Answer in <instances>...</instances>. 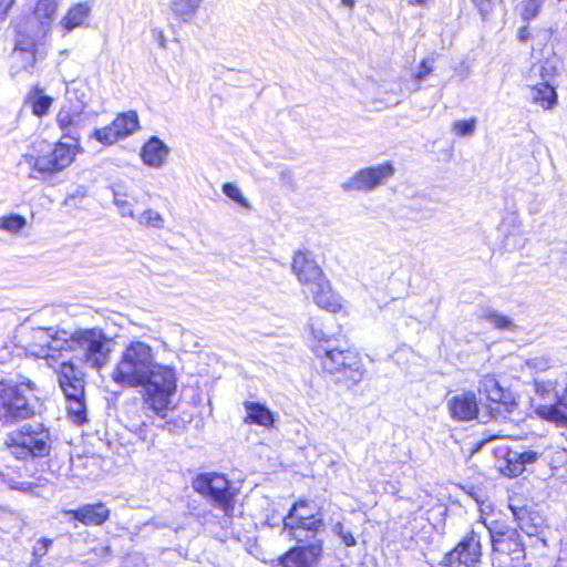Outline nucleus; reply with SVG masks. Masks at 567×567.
Instances as JSON below:
<instances>
[{"label": "nucleus", "mask_w": 567, "mask_h": 567, "mask_svg": "<svg viewBox=\"0 0 567 567\" xmlns=\"http://www.w3.org/2000/svg\"><path fill=\"white\" fill-rule=\"evenodd\" d=\"M39 344L33 346L32 354L42 358L56 370L62 361H71L70 353L86 367L100 371L110 361L112 339L99 328L81 329L74 333L54 328L40 329Z\"/></svg>", "instance_id": "1"}, {"label": "nucleus", "mask_w": 567, "mask_h": 567, "mask_svg": "<svg viewBox=\"0 0 567 567\" xmlns=\"http://www.w3.org/2000/svg\"><path fill=\"white\" fill-rule=\"evenodd\" d=\"M81 152L80 144L63 141L49 143L41 140L32 143L29 151L22 155L21 163L30 168L29 178L52 183L71 166Z\"/></svg>", "instance_id": "2"}, {"label": "nucleus", "mask_w": 567, "mask_h": 567, "mask_svg": "<svg viewBox=\"0 0 567 567\" xmlns=\"http://www.w3.org/2000/svg\"><path fill=\"white\" fill-rule=\"evenodd\" d=\"M156 361L155 349L141 340L124 344L111 372V379L123 389H137Z\"/></svg>", "instance_id": "3"}, {"label": "nucleus", "mask_w": 567, "mask_h": 567, "mask_svg": "<svg viewBox=\"0 0 567 567\" xmlns=\"http://www.w3.org/2000/svg\"><path fill=\"white\" fill-rule=\"evenodd\" d=\"M177 370L171 364L161 363L157 360L148 369L140 388L143 389L144 403L156 415L165 417L172 409L173 398L177 391Z\"/></svg>", "instance_id": "4"}, {"label": "nucleus", "mask_w": 567, "mask_h": 567, "mask_svg": "<svg viewBox=\"0 0 567 567\" xmlns=\"http://www.w3.org/2000/svg\"><path fill=\"white\" fill-rule=\"evenodd\" d=\"M481 518L491 537L494 564L516 567L525 556L524 544L517 528L503 520Z\"/></svg>", "instance_id": "5"}, {"label": "nucleus", "mask_w": 567, "mask_h": 567, "mask_svg": "<svg viewBox=\"0 0 567 567\" xmlns=\"http://www.w3.org/2000/svg\"><path fill=\"white\" fill-rule=\"evenodd\" d=\"M35 385L32 381L0 382V425H9L34 414L32 399Z\"/></svg>", "instance_id": "6"}, {"label": "nucleus", "mask_w": 567, "mask_h": 567, "mask_svg": "<svg viewBox=\"0 0 567 567\" xmlns=\"http://www.w3.org/2000/svg\"><path fill=\"white\" fill-rule=\"evenodd\" d=\"M49 439L41 424H24L7 435L4 445L17 460L28 461L49 454Z\"/></svg>", "instance_id": "7"}, {"label": "nucleus", "mask_w": 567, "mask_h": 567, "mask_svg": "<svg viewBox=\"0 0 567 567\" xmlns=\"http://www.w3.org/2000/svg\"><path fill=\"white\" fill-rule=\"evenodd\" d=\"M316 353L321 360L322 369L330 374L338 375V380H349L352 383L362 380L364 369L357 351L319 346Z\"/></svg>", "instance_id": "8"}, {"label": "nucleus", "mask_w": 567, "mask_h": 567, "mask_svg": "<svg viewBox=\"0 0 567 567\" xmlns=\"http://www.w3.org/2000/svg\"><path fill=\"white\" fill-rule=\"evenodd\" d=\"M59 385L65 396L70 419L82 424L86 421V404L84 399V380L72 361H62L54 370Z\"/></svg>", "instance_id": "9"}, {"label": "nucleus", "mask_w": 567, "mask_h": 567, "mask_svg": "<svg viewBox=\"0 0 567 567\" xmlns=\"http://www.w3.org/2000/svg\"><path fill=\"white\" fill-rule=\"evenodd\" d=\"M193 488L206 497L213 506L231 516L235 507L236 492L224 474L202 473L193 481Z\"/></svg>", "instance_id": "10"}, {"label": "nucleus", "mask_w": 567, "mask_h": 567, "mask_svg": "<svg viewBox=\"0 0 567 567\" xmlns=\"http://www.w3.org/2000/svg\"><path fill=\"white\" fill-rule=\"evenodd\" d=\"M395 173L393 164L389 161L375 166H368L355 172L341 184L343 190L372 192L384 185Z\"/></svg>", "instance_id": "11"}, {"label": "nucleus", "mask_w": 567, "mask_h": 567, "mask_svg": "<svg viewBox=\"0 0 567 567\" xmlns=\"http://www.w3.org/2000/svg\"><path fill=\"white\" fill-rule=\"evenodd\" d=\"M480 395H484L488 404V413L492 419L506 417V413L512 411L514 402L511 393L506 392L494 375H484L478 385Z\"/></svg>", "instance_id": "12"}, {"label": "nucleus", "mask_w": 567, "mask_h": 567, "mask_svg": "<svg viewBox=\"0 0 567 567\" xmlns=\"http://www.w3.org/2000/svg\"><path fill=\"white\" fill-rule=\"evenodd\" d=\"M48 35L33 20H27L17 27L13 48L44 58L50 48Z\"/></svg>", "instance_id": "13"}, {"label": "nucleus", "mask_w": 567, "mask_h": 567, "mask_svg": "<svg viewBox=\"0 0 567 567\" xmlns=\"http://www.w3.org/2000/svg\"><path fill=\"white\" fill-rule=\"evenodd\" d=\"M482 556L480 533L473 528L446 556L450 567H476Z\"/></svg>", "instance_id": "14"}, {"label": "nucleus", "mask_w": 567, "mask_h": 567, "mask_svg": "<svg viewBox=\"0 0 567 567\" xmlns=\"http://www.w3.org/2000/svg\"><path fill=\"white\" fill-rule=\"evenodd\" d=\"M92 113L73 109L72 104H63L56 113L55 123L62 132V137L80 144L83 130L87 126Z\"/></svg>", "instance_id": "15"}, {"label": "nucleus", "mask_w": 567, "mask_h": 567, "mask_svg": "<svg viewBox=\"0 0 567 567\" xmlns=\"http://www.w3.org/2000/svg\"><path fill=\"white\" fill-rule=\"evenodd\" d=\"M279 557L282 567H318L323 554V540L298 543Z\"/></svg>", "instance_id": "16"}, {"label": "nucleus", "mask_w": 567, "mask_h": 567, "mask_svg": "<svg viewBox=\"0 0 567 567\" xmlns=\"http://www.w3.org/2000/svg\"><path fill=\"white\" fill-rule=\"evenodd\" d=\"M284 530L297 543L322 540L318 537L323 530V518L309 517L307 519L281 518Z\"/></svg>", "instance_id": "17"}, {"label": "nucleus", "mask_w": 567, "mask_h": 567, "mask_svg": "<svg viewBox=\"0 0 567 567\" xmlns=\"http://www.w3.org/2000/svg\"><path fill=\"white\" fill-rule=\"evenodd\" d=\"M291 269L303 286V290L326 277L312 255L308 251L299 250L295 252Z\"/></svg>", "instance_id": "18"}, {"label": "nucleus", "mask_w": 567, "mask_h": 567, "mask_svg": "<svg viewBox=\"0 0 567 567\" xmlns=\"http://www.w3.org/2000/svg\"><path fill=\"white\" fill-rule=\"evenodd\" d=\"M303 292L321 309L329 312H338L342 309V299L333 291L327 277L316 281L308 289H305Z\"/></svg>", "instance_id": "19"}, {"label": "nucleus", "mask_w": 567, "mask_h": 567, "mask_svg": "<svg viewBox=\"0 0 567 567\" xmlns=\"http://www.w3.org/2000/svg\"><path fill=\"white\" fill-rule=\"evenodd\" d=\"M536 395L548 404L536 405V413L549 421H559L564 417L560 410L554 404L557 400L555 393L556 382L551 380L535 379L534 381Z\"/></svg>", "instance_id": "20"}, {"label": "nucleus", "mask_w": 567, "mask_h": 567, "mask_svg": "<svg viewBox=\"0 0 567 567\" xmlns=\"http://www.w3.org/2000/svg\"><path fill=\"white\" fill-rule=\"evenodd\" d=\"M451 417L456 421H472L478 416V404L473 392L453 395L447 400Z\"/></svg>", "instance_id": "21"}, {"label": "nucleus", "mask_w": 567, "mask_h": 567, "mask_svg": "<svg viewBox=\"0 0 567 567\" xmlns=\"http://www.w3.org/2000/svg\"><path fill=\"white\" fill-rule=\"evenodd\" d=\"M63 514L79 520L83 525L100 526L110 518L111 511L104 503L99 502L85 504L76 509L63 511Z\"/></svg>", "instance_id": "22"}, {"label": "nucleus", "mask_w": 567, "mask_h": 567, "mask_svg": "<svg viewBox=\"0 0 567 567\" xmlns=\"http://www.w3.org/2000/svg\"><path fill=\"white\" fill-rule=\"evenodd\" d=\"M542 453L533 450H508L505 456L506 466L504 473L508 476L516 477L520 475L528 465L537 462Z\"/></svg>", "instance_id": "23"}, {"label": "nucleus", "mask_w": 567, "mask_h": 567, "mask_svg": "<svg viewBox=\"0 0 567 567\" xmlns=\"http://www.w3.org/2000/svg\"><path fill=\"white\" fill-rule=\"evenodd\" d=\"M169 154L168 146L157 136H152L141 148V158L146 166L161 168Z\"/></svg>", "instance_id": "24"}, {"label": "nucleus", "mask_w": 567, "mask_h": 567, "mask_svg": "<svg viewBox=\"0 0 567 567\" xmlns=\"http://www.w3.org/2000/svg\"><path fill=\"white\" fill-rule=\"evenodd\" d=\"M498 231L504 236L505 248L517 249L524 245L522 224L516 215H506L498 226Z\"/></svg>", "instance_id": "25"}, {"label": "nucleus", "mask_w": 567, "mask_h": 567, "mask_svg": "<svg viewBox=\"0 0 567 567\" xmlns=\"http://www.w3.org/2000/svg\"><path fill=\"white\" fill-rule=\"evenodd\" d=\"M540 76L544 82L530 86V99L544 110H551L557 103V93L555 87L547 81V70L545 66L540 68Z\"/></svg>", "instance_id": "26"}, {"label": "nucleus", "mask_w": 567, "mask_h": 567, "mask_svg": "<svg viewBox=\"0 0 567 567\" xmlns=\"http://www.w3.org/2000/svg\"><path fill=\"white\" fill-rule=\"evenodd\" d=\"M58 4L59 0H38L34 7L33 18H29L28 20H33L34 25L49 33L55 19Z\"/></svg>", "instance_id": "27"}, {"label": "nucleus", "mask_w": 567, "mask_h": 567, "mask_svg": "<svg viewBox=\"0 0 567 567\" xmlns=\"http://www.w3.org/2000/svg\"><path fill=\"white\" fill-rule=\"evenodd\" d=\"M244 408L246 411L245 423L257 424L267 429L274 425V414L265 404L245 401Z\"/></svg>", "instance_id": "28"}, {"label": "nucleus", "mask_w": 567, "mask_h": 567, "mask_svg": "<svg viewBox=\"0 0 567 567\" xmlns=\"http://www.w3.org/2000/svg\"><path fill=\"white\" fill-rule=\"evenodd\" d=\"M42 59V56L35 55L34 53H27L13 48L10 55V75L17 78L23 73L31 74L35 62Z\"/></svg>", "instance_id": "29"}, {"label": "nucleus", "mask_w": 567, "mask_h": 567, "mask_svg": "<svg viewBox=\"0 0 567 567\" xmlns=\"http://www.w3.org/2000/svg\"><path fill=\"white\" fill-rule=\"evenodd\" d=\"M91 12V4L89 2H79L71 7L61 21L63 29L66 32L80 28L85 24Z\"/></svg>", "instance_id": "30"}, {"label": "nucleus", "mask_w": 567, "mask_h": 567, "mask_svg": "<svg viewBox=\"0 0 567 567\" xmlns=\"http://www.w3.org/2000/svg\"><path fill=\"white\" fill-rule=\"evenodd\" d=\"M114 131H116L117 136L123 140L127 136L135 133L138 127V116L137 113L134 111H128L118 114L114 121L112 122Z\"/></svg>", "instance_id": "31"}, {"label": "nucleus", "mask_w": 567, "mask_h": 567, "mask_svg": "<svg viewBox=\"0 0 567 567\" xmlns=\"http://www.w3.org/2000/svg\"><path fill=\"white\" fill-rule=\"evenodd\" d=\"M309 517L323 518L320 508L312 501H299L292 505L284 518L307 519Z\"/></svg>", "instance_id": "32"}, {"label": "nucleus", "mask_w": 567, "mask_h": 567, "mask_svg": "<svg viewBox=\"0 0 567 567\" xmlns=\"http://www.w3.org/2000/svg\"><path fill=\"white\" fill-rule=\"evenodd\" d=\"M202 2L203 0H172L171 10L182 21L189 22L195 18Z\"/></svg>", "instance_id": "33"}, {"label": "nucleus", "mask_w": 567, "mask_h": 567, "mask_svg": "<svg viewBox=\"0 0 567 567\" xmlns=\"http://www.w3.org/2000/svg\"><path fill=\"white\" fill-rule=\"evenodd\" d=\"M27 103L30 104L33 115L42 117L47 115L51 109L53 99L49 95H44L40 89L34 87L28 94Z\"/></svg>", "instance_id": "34"}, {"label": "nucleus", "mask_w": 567, "mask_h": 567, "mask_svg": "<svg viewBox=\"0 0 567 567\" xmlns=\"http://www.w3.org/2000/svg\"><path fill=\"white\" fill-rule=\"evenodd\" d=\"M64 104H72L73 109L86 111L87 89L82 84H72L66 87Z\"/></svg>", "instance_id": "35"}, {"label": "nucleus", "mask_w": 567, "mask_h": 567, "mask_svg": "<svg viewBox=\"0 0 567 567\" xmlns=\"http://www.w3.org/2000/svg\"><path fill=\"white\" fill-rule=\"evenodd\" d=\"M27 226V218L19 214L0 216V230L12 236H18Z\"/></svg>", "instance_id": "36"}, {"label": "nucleus", "mask_w": 567, "mask_h": 567, "mask_svg": "<svg viewBox=\"0 0 567 567\" xmlns=\"http://www.w3.org/2000/svg\"><path fill=\"white\" fill-rule=\"evenodd\" d=\"M480 317L486 322L491 323L494 328L501 330H514L515 323L511 318L493 310V309H484L482 310Z\"/></svg>", "instance_id": "37"}, {"label": "nucleus", "mask_w": 567, "mask_h": 567, "mask_svg": "<svg viewBox=\"0 0 567 567\" xmlns=\"http://www.w3.org/2000/svg\"><path fill=\"white\" fill-rule=\"evenodd\" d=\"M91 138L96 140L99 143L105 146H111L121 140L117 136L116 131H114L112 123L104 127L95 128L91 134Z\"/></svg>", "instance_id": "38"}, {"label": "nucleus", "mask_w": 567, "mask_h": 567, "mask_svg": "<svg viewBox=\"0 0 567 567\" xmlns=\"http://www.w3.org/2000/svg\"><path fill=\"white\" fill-rule=\"evenodd\" d=\"M137 221L140 225L154 228V229H162L164 228V218L163 216L154 210V209H146L141 215L137 216Z\"/></svg>", "instance_id": "39"}, {"label": "nucleus", "mask_w": 567, "mask_h": 567, "mask_svg": "<svg viewBox=\"0 0 567 567\" xmlns=\"http://www.w3.org/2000/svg\"><path fill=\"white\" fill-rule=\"evenodd\" d=\"M546 0H525L522 2V18L529 21L537 17Z\"/></svg>", "instance_id": "40"}, {"label": "nucleus", "mask_w": 567, "mask_h": 567, "mask_svg": "<svg viewBox=\"0 0 567 567\" xmlns=\"http://www.w3.org/2000/svg\"><path fill=\"white\" fill-rule=\"evenodd\" d=\"M223 193L241 207L249 208L248 200L243 196L240 189L235 184L225 183L223 185Z\"/></svg>", "instance_id": "41"}, {"label": "nucleus", "mask_w": 567, "mask_h": 567, "mask_svg": "<svg viewBox=\"0 0 567 567\" xmlns=\"http://www.w3.org/2000/svg\"><path fill=\"white\" fill-rule=\"evenodd\" d=\"M526 365L534 372L547 371L551 367V359L547 355L534 357L526 360Z\"/></svg>", "instance_id": "42"}, {"label": "nucleus", "mask_w": 567, "mask_h": 567, "mask_svg": "<svg viewBox=\"0 0 567 567\" xmlns=\"http://www.w3.org/2000/svg\"><path fill=\"white\" fill-rule=\"evenodd\" d=\"M113 202L115 204V206L117 207L118 209V213L121 214V216L123 217H134V209H133V205L123 198L122 195H120L117 192L114 190L113 193Z\"/></svg>", "instance_id": "43"}, {"label": "nucleus", "mask_w": 567, "mask_h": 567, "mask_svg": "<svg viewBox=\"0 0 567 567\" xmlns=\"http://www.w3.org/2000/svg\"><path fill=\"white\" fill-rule=\"evenodd\" d=\"M53 540L47 537L39 538L32 548L33 558L42 559L49 551Z\"/></svg>", "instance_id": "44"}, {"label": "nucleus", "mask_w": 567, "mask_h": 567, "mask_svg": "<svg viewBox=\"0 0 567 567\" xmlns=\"http://www.w3.org/2000/svg\"><path fill=\"white\" fill-rule=\"evenodd\" d=\"M475 120H463L454 123L453 130L460 136H470L475 130Z\"/></svg>", "instance_id": "45"}, {"label": "nucleus", "mask_w": 567, "mask_h": 567, "mask_svg": "<svg viewBox=\"0 0 567 567\" xmlns=\"http://www.w3.org/2000/svg\"><path fill=\"white\" fill-rule=\"evenodd\" d=\"M433 64H434L433 58L424 59L421 62L419 70L414 74L415 80L419 82L425 80V78L433 71Z\"/></svg>", "instance_id": "46"}, {"label": "nucleus", "mask_w": 567, "mask_h": 567, "mask_svg": "<svg viewBox=\"0 0 567 567\" xmlns=\"http://www.w3.org/2000/svg\"><path fill=\"white\" fill-rule=\"evenodd\" d=\"M332 530L342 539L346 546L351 547L357 544L353 535L350 532L344 530L343 525L341 523L334 524Z\"/></svg>", "instance_id": "47"}, {"label": "nucleus", "mask_w": 567, "mask_h": 567, "mask_svg": "<svg viewBox=\"0 0 567 567\" xmlns=\"http://www.w3.org/2000/svg\"><path fill=\"white\" fill-rule=\"evenodd\" d=\"M310 329L315 340H318L320 343L323 342V347H330V340L320 327H316L315 323H311Z\"/></svg>", "instance_id": "48"}, {"label": "nucleus", "mask_w": 567, "mask_h": 567, "mask_svg": "<svg viewBox=\"0 0 567 567\" xmlns=\"http://www.w3.org/2000/svg\"><path fill=\"white\" fill-rule=\"evenodd\" d=\"M8 485L11 489H17L21 492H32L34 486L33 483L31 482H16L13 480L8 482Z\"/></svg>", "instance_id": "49"}, {"label": "nucleus", "mask_w": 567, "mask_h": 567, "mask_svg": "<svg viewBox=\"0 0 567 567\" xmlns=\"http://www.w3.org/2000/svg\"><path fill=\"white\" fill-rule=\"evenodd\" d=\"M14 0H0V20H4L12 8Z\"/></svg>", "instance_id": "50"}, {"label": "nucleus", "mask_w": 567, "mask_h": 567, "mask_svg": "<svg viewBox=\"0 0 567 567\" xmlns=\"http://www.w3.org/2000/svg\"><path fill=\"white\" fill-rule=\"evenodd\" d=\"M153 37L156 39L158 45L162 48V49H166L167 47V40H166V37L163 32V30L161 29H154L153 31Z\"/></svg>", "instance_id": "51"}, {"label": "nucleus", "mask_w": 567, "mask_h": 567, "mask_svg": "<svg viewBox=\"0 0 567 567\" xmlns=\"http://www.w3.org/2000/svg\"><path fill=\"white\" fill-rule=\"evenodd\" d=\"M512 511H513V514H514V516H515L516 520L518 522V527H519L522 530H525V525H524V524H523V522H522V520H523V518L518 515V513H517L514 508H512Z\"/></svg>", "instance_id": "52"}, {"label": "nucleus", "mask_w": 567, "mask_h": 567, "mask_svg": "<svg viewBox=\"0 0 567 567\" xmlns=\"http://www.w3.org/2000/svg\"><path fill=\"white\" fill-rule=\"evenodd\" d=\"M409 4L412 6H423L427 0H406Z\"/></svg>", "instance_id": "53"}, {"label": "nucleus", "mask_w": 567, "mask_h": 567, "mask_svg": "<svg viewBox=\"0 0 567 567\" xmlns=\"http://www.w3.org/2000/svg\"><path fill=\"white\" fill-rule=\"evenodd\" d=\"M342 3L349 8L354 6V0H342Z\"/></svg>", "instance_id": "54"}, {"label": "nucleus", "mask_w": 567, "mask_h": 567, "mask_svg": "<svg viewBox=\"0 0 567 567\" xmlns=\"http://www.w3.org/2000/svg\"><path fill=\"white\" fill-rule=\"evenodd\" d=\"M40 560L41 559H33V561L31 563L30 567H42L41 564H40Z\"/></svg>", "instance_id": "55"}, {"label": "nucleus", "mask_w": 567, "mask_h": 567, "mask_svg": "<svg viewBox=\"0 0 567 567\" xmlns=\"http://www.w3.org/2000/svg\"><path fill=\"white\" fill-rule=\"evenodd\" d=\"M267 523H268V525H270V526H275V525H277V523H272V522L270 520V518H267Z\"/></svg>", "instance_id": "56"}, {"label": "nucleus", "mask_w": 567, "mask_h": 567, "mask_svg": "<svg viewBox=\"0 0 567 567\" xmlns=\"http://www.w3.org/2000/svg\"><path fill=\"white\" fill-rule=\"evenodd\" d=\"M103 550L109 554L110 553V547L106 546V547L103 548Z\"/></svg>", "instance_id": "57"}, {"label": "nucleus", "mask_w": 567, "mask_h": 567, "mask_svg": "<svg viewBox=\"0 0 567 567\" xmlns=\"http://www.w3.org/2000/svg\"><path fill=\"white\" fill-rule=\"evenodd\" d=\"M520 39L524 40L525 39V33H523V30L520 31Z\"/></svg>", "instance_id": "58"}]
</instances>
